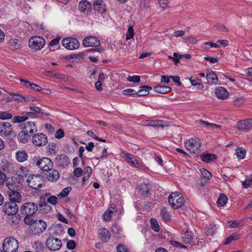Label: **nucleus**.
Returning <instances> with one entry per match:
<instances>
[{
  "label": "nucleus",
  "mask_w": 252,
  "mask_h": 252,
  "mask_svg": "<svg viewBox=\"0 0 252 252\" xmlns=\"http://www.w3.org/2000/svg\"><path fill=\"white\" fill-rule=\"evenodd\" d=\"M6 186L8 189L7 193L11 202H20L22 200V196L18 192L22 185L20 182L8 181Z\"/></svg>",
  "instance_id": "f257e3e1"
},
{
  "label": "nucleus",
  "mask_w": 252,
  "mask_h": 252,
  "mask_svg": "<svg viewBox=\"0 0 252 252\" xmlns=\"http://www.w3.org/2000/svg\"><path fill=\"white\" fill-rule=\"evenodd\" d=\"M121 157L123 158L132 167L139 168L144 171L149 170L144 164L139 162L135 157L132 155L122 152L120 153Z\"/></svg>",
  "instance_id": "f03ea898"
},
{
  "label": "nucleus",
  "mask_w": 252,
  "mask_h": 252,
  "mask_svg": "<svg viewBox=\"0 0 252 252\" xmlns=\"http://www.w3.org/2000/svg\"><path fill=\"white\" fill-rule=\"evenodd\" d=\"M168 202L174 209L181 207L185 203V199L179 192L171 193L168 197Z\"/></svg>",
  "instance_id": "7ed1b4c3"
},
{
  "label": "nucleus",
  "mask_w": 252,
  "mask_h": 252,
  "mask_svg": "<svg viewBox=\"0 0 252 252\" xmlns=\"http://www.w3.org/2000/svg\"><path fill=\"white\" fill-rule=\"evenodd\" d=\"M18 243L16 239L13 237L5 238L3 242V252H16L18 249Z\"/></svg>",
  "instance_id": "20e7f679"
},
{
  "label": "nucleus",
  "mask_w": 252,
  "mask_h": 252,
  "mask_svg": "<svg viewBox=\"0 0 252 252\" xmlns=\"http://www.w3.org/2000/svg\"><path fill=\"white\" fill-rule=\"evenodd\" d=\"M36 165L41 170L47 171L53 167V162L48 158L42 157L34 158Z\"/></svg>",
  "instance_id": "39448f33"
},
{
  "label": "nucleus",
  "mask_w": 252,
  "mask_h": 252,
  "mask_svg": "<svg viewBox=\"0 0 252 252\" xmlns=\"http://www.w3.org/2000/svg\"><path fill=\"white\" fill-rule=\"evenodd\" d=\"M30 47L35 51L41 49L45 44V40L41 36H33L29 40Z\"/></svg>",
  "instance_id": "423d86ee"
},
{
  "label": "nucleus",
  "mask_w": 252,
  "mask_h": 252,
  "mask_svg": "<svg viewBox=\"0 0 252 252\" xmlns=\"http://www.w3.org/2000/svg\"><path fill=\"white\" fill-rule=\"evenodd\" d=\"M26 182L30 188L34 189H39L42 186L41 177L40 176L31 174L27 178Z\"/></svg>",
  "instance_id": "0eeeda50"
},
{
  "label": "nucleus",
  "mask_w": 252,
  "mask_h": 252,
  "mask_svg": "<svg viewBox=\"0 0 252 252\" xmlns=\"http://www.w3.org/2000/svg\"><path fill=\"white\" fill-rule=\"evenodd\" d=\"M47 226L46 223L41 220L34 221L31 226L32 233L34 234H40L45 230Z\"/></svg>",
  "instance_id": "6e6552de"
},
{
  "label": "nucleus",
  "mask_w": 252,
  "mask_h": 252,
  "mask_svg": "<svg viewBox=\"0 0 252 252\" xmlns=\"http://www.w3.org/2000/svg\"><path fill=\"white\" fill-rule=\"evenodd\" d=\"M32 143L36 146L42 147L46 145L48 142L47 136L42 133L34 134L32 138Z\"/></svg>",
  "instance_id": "1a4fd4ad"
},
{
  "label": "nucleus",
  "mask_w": 252,
  "mask_h": 252,
  "mask_svg": "<svg viewBox=\"0 0 252 252\" xmlns=\"http://www.w3.org/2000/svg\"><path fill=\"white\" fill-rule=\"evenodd\" d=\"M62 45L67 49L70 50H75L79 48L80 43L76 38L67 37L62 40Z\"/></svg>",
  "instance_id": "9d476101"
},
{
  "label": "nucleus",
  "mask_w": 252,
  "mask_h": 252,
  "mask_svg": "<svg viewBox=\"0 0 252 252\" xmlns=\"http://www.w3.org/2000/svg\"><path fill=\"white\" fill-rule=\"evenodd\" d=\"M93 7L95 12L98 14H105L107 11L106 4L103 0L93 1Z\"/></svg>",
  "instance_id": "9b49d317"
},
{
  "label": "nucleus",
  "mask_w": 252,
  "mask_h": 252,
  "mask_svg": "<svg viewBox=\"0 0 252 252\" xmlns=\"http://www.w3.org/2000/svg\"><path fill=\"white\" fill-rule=\"evenodd\" d=\"M184 144L186 149L191 153H196L200 148V142L195 139H189Z\"/></svg>",
  "instance_id": "f8f14e48"
},
{
  "label": "nucleus",
  "mask_w": 252,
  "mask_h": 252,
  "mask_svg": "<svg viewBox=\"0 0 252 252\" xmlns=\"http://www.w3.org/2000/svg\"><path fill=\"white\" fill-rule=\"evenodd\" d=\"M46 246L49 250L56 251L61 249L62 242L58 238H49L47 240Z\"/></svg>",
  "instance_id": "ddd939ff"
},
{
  "label": "nucleus",
  "mask_w": 252,
  "mask_h": 252,
  "mask_svg": "<svg viewBox=\"0 0 252 252\" xmlns=\"http://www.w3.org/2000/svg\"><path fill=\"white\" fill-rule=\"evenodd\" d=\"M37 210V207L34 203L27 202L22 205L21 212L24 215H33Z\"/></svg>",
  "instance_id": "4468645a"
},
{
  "label": "nucleus",
  "mask_w": 252,
  "mask_h": 252,
  "mask_svg": "<svg viewBox=\"0 0 252 252\" xmlns=\"http://www.w3.org/2000/svg\"><path fill=\"white\" fill-rule=\"evenodd\" d=\"M3 211L8 215L16 214L18 211V208L14 202H9L4 204L2 207Z\"/></svg>",
  "instance_id": "2eb2a0df"
},
{
  "label": "nucleus",
  "mask_w": 252,
  "mask_h": 252,
  "mask_svg": "<svg viewBox=\"0 0 252 252\" xmlns=\"http://www.w3.org/2000/svg\"><path fill=\"white\" fill-rule=\"evenodd\" d=\"M13 129L12 125L7 122H2L0 124V135L3 137H8L12 134Z\"/></svg>",
  "instance_id": "dca6fc26"
},
{
  "label": "nucleus",
  "mask_w": 252,
  "mask_h": 252,
  "mask_svg": "<svg viewBox=\"0 0 252 252\" xmlns=\"http://www.w3.org/2000/svg\"><path fill=\"white\" fill-rule=\"evenodd\" d=\"M92 4L88 0H82L78 4V8L84 15H90L92 11Z\"/></svg>",
  "instance_id": "f3484780"
},
{
  "label": "nucleus",
  "mask_w": 252,
  "mask_h": 252,
  "mask_svg": "<svg viewBox=\"0 0 252 252\" xmlns=\"http://www.w3.org/2000/svg\"><path fill=\"white\" fill-rule=\"evenodd\" d=\"M0 168L3 172L6 173H12L15 170L13 163L5 158H3L1 159Z\"/></svg>",
  "instance_id": "a211bd4d"
},
{
  "label": "nucleus",
  "mask_w": 252,
  "mask_h": 252,
  "mask_svg": "<svg viewBox=\"0 0 252 252\" xmlns=\"http://www.w3.org/2000/svg\"><path fill=\"white\" fill-rule=\"evenodd\" d=\"M22 130L29 133L30 135H32L37 131L36 127L33 122L30 121L20 124Z\"/></svg>",
  "instance_id": "6ab92c4d"
},
{
  "label": "nucleus",
  "mask_w": 252,
  "mask_h": 252,
  "mask_svg": "<svg viewBox=\"0 0 252 252\" xmlns=\"http://www.w3.org/2000/svg\"><path fill=\"white\" fill-rule=\"evenodd\" d=\"M237 127L241 131H248L252 127V119L239 121L237 123Z\"/></svg>",
  "instance_id": "aec40b11"
},
{
  "label": "nucleus",
  "mask_w": 252,
  "mask_h": 252,
  "mask_svg": "<svg viewBox=\"0 0 252 252\" xmlns=\"http://www.w3.org/2000/svg\"><path fill=\"white\" fill-rule=\"evenodd\" d=\"M85 47H98L100 45V41L94 36H88L85 37L82 42Z\"/></svg>",
  "instance_id": "412c9836"
},
{
  "label": "nucleus",
  "mask_w": 252,
  "mask_h": 252,
  "mask_svg": "<svg viewBox=\"0 0 252 252\" xmlns=\"http://www.w3.org/2000/svg\"><path fill=\"white\" fill-rule=\"evenodd\" d=\"M216 96L220 99H225L228 97L229 93L222 87H219L215 90Z\"/></svg>",
  "instance_id": "4be33fe9"
},
{
  "label": "nucleus",
  "mask_w": 252,
  "mask_h": 252,
  "mask_svg": "<svg viewBox=\"0 0 252 252\" xmlns=\"http://www.w3.org/2000/svg\"><path fill=\"white\" fill-rule=\"evenodd\" d=\"M47 171L48 172L46 176L49 181L51 182H56L59 179L60 175L59 172L57 170L52 169L51 168Z\"/></svg>",
  "instance_id": "5701e85b"
},
{
  "label": "nucleus",
  "mask_w": 252,
  "mask_h": 252,
  "mask_svg": "<svg viewBox=\"0 0 252 252\" xmlns=\"http://www.w3.org/2000/svg\"><path fill=\"white\" fill-rule=\"evenodd\" d=\"M20 81L23 86L27 88L32 89L36 92H40L42 90L39 86L29 81L23 79H20Z\"/></svg>",
  "instance_id": "b1692460"
},
{
  "label": "nucleus",
  "mask_w": 252,
  "mask_h": 252,
  "mask_svg": "<svg viewBox=\"0 0 252 252\" xmlns=\"http://www.w3.org/2000/svg\"><path fill=\"white\" fill-rule=\"evenodd\" d=\"M116 212V209L115 205L113 204L110 205L108 209L103 214V219L106 221H109L111 220L112 215Z\"/></svg>",
  "instance_id": "393cba45"
},
{
  "label": "nucleus",
  "mask_w": 252,
  "mask_h": 252,
  "mask_svg": "<svg viewBox=\"0 0 252 252\" xmlns=\"http://www.w3.org/2000/svg\"><path fill=\"white\" fill-rule=\"evenodd\" d=\"M143 125L158 128L164 127L166 123L165 122L161 120L146 121L144 122Z\"/></svg>",
  "instance_id": "a878e982"
},
{
  "label": "nucleus",
  "mask_w": 252,
  "mask_h": 252,
  "mask_svg": "<svg viewBox=\"0 0 252 252\" xmlns=\"http://www.w3.org/2000/svg\"><path fill=\"white\" fill-rule=\"evenodd\" d=\"M98 237L104 242H107L110 238V234L106 228L100 229L98 230Z\"/></svg>",
  "instance_id": "bb28decb"
},
{
  "label": "nucleus",
  "mask_w": 252,
  "mask_h": 252,
  "mask_svg": "<svg viewBox=\"0 0 252 252\" xmlns=\"http://www.w3.org/2000/svg\"><path fill=\"white\" fill-rule=\"evenodd\" d=\"M15 158L18 162H23L27 160L28 156L25 151L19 150L16 153Z\"/></svg>",
  "instance_id": "cd10ccee"
},
{
  "label": "nucleus",
  "mask_w": 252,
  "mask_h": 252,
  "mask_svg": "<svg viewBox=\"0 0 252 252\" xmlns=\"http://www.w3.org/2000/svg\"><path fill=\"white\" fill-rule=\"evenodd\" d=\"M18 175L23 180H26L27 178L31 175L29 170L27 167L25 166L20 167L17 171Z\"/></svg>",
  "instance_id": "c85d7f7f"
},
{
  "label": "nucleus",
  "mask_w": 252,
  "mask_h": 252,
  "mask_svg": "<svg viewBox=\"0 0 252 252\" xmlns=\"http://www.w3.org/2000/svg\"><path fill=\"white\" fill-rule=\"evenodd\" d=\"M202 161L207 163L214 161L217 159V157L214 154L203 153L200 156Z\"/></svg>",
  "instance_id": "c756f323"
},
{
  "label": "nucleus",
  "mask_w": 252,
  "mask_h": 252,
  "mask_svg": "<svg viewBox=\"0 0 252 252\" xmlns=\"http://www.w3.org/2000/svg\"><path fill=\"white\" fill-rule=\"evenodd\" d=\"M31 137V135L22 130L17 135V138L19 142L26 143Z\"/></svg>",
  "instance_id": "7c9ffc66"
},
{
  "label": "nucleus",
  "mask_w": 252,
  "mask_h": 252,
  "mask_svg": "<svg viewBox=\"0 0 252 252\" xmlns=\"http://www.w3.org/2000/svg\"><path fill=\"white\" fill-rule=\"evenodd\" d=\"M154 91L159 94H165L171 91V88L168 86L157 85L154 88Z\"/></svg>",
  "instance_id": "2f4dec72"
},
{
  "label": "nucleus",
  "mask_w": 252,
  "mask_h": 252,
  "mask_svg": "<svg viewBox=\"0 0 252 252\" xmlns=\"http://www.w3.org/2000/svg\"><path fill=\"white\" fill-rule=\"evenodd\" d=\"M56 159L59 164L62 166L67 165L69 162L67 156L65 154L58 156Z\"/></svg>",
  "instance_id": "473e14b6"
},
{
  "label": "nucleus",
  "mask_w": 252,
  "mask_h": 252,
  "mask_svg": "<svg viewBox=\"0 0 252 252\" xmlns=\"http://www.w3.org/2000/svg\"><path fill=\"white\" fill-rule=\"evenodd\" d=\"M198 123L201 125H204L209 130H213L215 128H220L221 127L220 125L210 123L202 120H200Z\"/></svg>",
  "instance_id": "72a5a7b5"
},
{
  "label": "nucleus",
  "mask_w": 252,
  "mask_h": 252,
  "mask_svg": "<svg viewBox=\"0 0 252 252\" xmlns=\"http://www.w3.org/2000/svg\"><path fill=\"white\" fill-rule=\"evenodd\" d=\"M152 89L151 87L142 86L140 87V90L136 92V94L140 96H145L149 93V90Z\"/></svg>",
  "instance_id": "f704fd0d"
},
{
  "label": "nucleus",
  "mask_w": 252,
  "mask_h": 252,
  "mask_svg": "<svg viewBox=\"0 0 252 252\" xmlns=\"http://www.w3.org/2000/svg\"><path fill=\"white\" fill-rule=\"evenodd\" d=\"M206 79L211 82L216 84L218 81L217 75L213 71H209L206 75Z\"/></svg>",
  "instance_id": "c9c22d12"
},
{
  "label": "nucleus",
  "mask_w": 252,
  "mask_h": 252,
  "mask_svg": "<svg viewBox=\"0 0 252 252\" xmlns=\"http://www.w3.org/2000/svg\"><path fill=\"white\" fill-rule=\"evenodd\" d=\"M193 237L194 235L193 233L189 230H187L184 236H183V239L185 243H189L193 239Z\"/></svg>",
  "instance_id": "e433bc0d"
},
{
  "label": "nucleus",
  "mask_w": 252,
  "mask_h": 252,
  "mask_svg": "<svg viewBox=\"0 0 252 252\" xmlns=\"http://www.w3.org/2000/svg\"><path fill=\"white\" fill-rule=\"evenodd\" d=\"M235 154L239 159H243L245 158L246 151L244 148L239 147L236 150Z\"/></svg>",
  "instance_id": "4c0bfd02"
},
{
  "label": "nucleus",
  "mask_w": 252,
  "mask_h": 252,
  "mask_svg": "<svg viewBox=\"0 0 252 252\" xmlns=\"http://www.w3.org/2000/svg\"><path fill=\"white\" fill-rule=\"evenodd\" d=\"M240 235L238 233H234L229 236L224 242V244L228 245L233 241L240 239Z\"/></svg>",
  "instance_id": "58836bf2"
},
{
  "label": "nucleus",
  "mask_w": 252,
  "mask_h": 252,
  "mask_svg": "<svg viewBox=\"0 0 252 252\" xmlns=\"http://www.w3.org/2000/svg\"><path fill=\"white\" fill-rule=\"evenodd\" d=\"M58 148L57 145L54 143H50L48 146V151L51 155H55L58 152Z\"/></svg>",
  "instance_id": "ea45409f"
},
{
  "label": "nucleus",
  "mask_w": 252,
  "mask_h": 252,
  "mask_svg": "<svg viewBox=\"0 0 252 252\" xmlns=\"http://www.w3.org/2000/svg\"><path fill=\"white\" fill-rule=\"evenodd\" d=\"M190 81L192 86H197L198 88L199 89H202L204 87L203 84L199 79L191 77Z\"/></svg>",
  "instance_id": "a19ab883"
},
{
  "label": "nucleus",
  "mask_w": 252,
  "mask_h": 252,
  "mask_svg": "<svg viewBox=\"0 0 252 252\" xmlns=\"http://www.w3.org/2000/svg\"><path fill=\"white\" fill-rule=\"evenodd\" d=\"M40 112L41 109L39 107L32 106L30 107V111H28L27 113L28 117H33V115L35 113H39Z\"/></svg>",
  "instance_id": "79ce46f5"
},
{
  "label": "nucleus",
  "mask_w": 252,
  "mask_h": 252,
  "mask_svg": "<svg viewBox=\"0 0 252 252\" xmlns=\"http://www.w3.org/2000/svg\"><path fill=\"white\" fill-rule=\"evenodd\" d=\"M32 248L35 252H43L44 246L40 241H37L34 242Z\"/></svg>",
  "instance_id": "37998d69"
},
{
  "label": "nucleus",
  "mask_w": 252,
  "mask_h": 252,
  "mask_svg": "<svg viewBox=\"0 0 252 252\" xmlns=\"http://www.w3.org/2000/svg\"><path fill=\"white\" fill-rule=\"evenodd\" d=\"M19 40L17 39H11L8 42V45L11 49H18L20 48V45L18 43Z\"/></svg>",
  "instance_id": "c03bdc74"
},
{
  "label": "nucleus",
  "mask_w": 252,
  "mask_h": 252,
  "mask_svg": "<svg viewBox=\"0 0 252 252\" xmlns=\"http://www.w3.org/2000/svg\"><path fill=\"white\" fill-rule=\"evenodd\" d=\"M28 119V116H18L14 117L12 119V122L13 123H21L23 124V122H24Z\"/></svg>",
  "instance_id": "a18cd8bd"
},
{
  "label": "nucleus",
  "mask_w": 252,
  "mask_h": 252,
  "mask_svg": "<svg viewBox=\"0 0 252 252\" xmlns=\"http://www.w3.org/2000/svg\"><path fill=\"white\" fill-rule=\"evenodd\" d=\"M227 201V197L224 194H221L217 200V204L219 206H224Z\"/></svg>",
  "instance_id": "49530a36"
},
{
  "label": "nucleus",
  "mask_w": 252,
  "mask_h": 252,
  "mask_svg": "<svg viewBox=\"0 0 252 252\" xmlns=\"http://www.w3.org/2000/svg\"><path fill=\"white\" fill-rule=\"evenodd\" d=\"M12 98L14 100L19 101H29L31 100H33L32 99H30L29 97H24L23 96L19 94H13L12 95Z\"/></svg>",
  "instance_id": "de8ad7c7"
},
{
  "label": "nucleus",
  "mask_w": 252,
  "mask_h": 252,
  "mask_svg": "<svg viewBox=\"0 0 252 252\" xmlns=\"http://www.w3.org/2000/svg\"><path fill=\"white\" fill-rule=\"evenodd\" d=\"M150 221L152 229L156 232L159 231V226L157 220L153 218L151 219Z\"/></svg>",
  "instance_id": "09e8293b"
},
{
  "label": "nucleus",
  "mask_w": 252,
  "mask_h": 252,
  "mask_svg": "<svg viewBox=\"0 0 252 252\" xmlns=\"http://www.w3.org/2000/svg\"><path fill=\"white\" fill-rule=\"evenodd\" d=\"M160 215L165 221H167L170 220V216L169 213L166 209L163 208L161 210Z\"/></svg>",
  "instance_id": "8fccbe9b"
},
{
  "label": "nucleus",
  "mask_w": 252,
  "mask_h": 252,
  "mask_svg": "<svg viewBox=\"0 0 252 252\" xmlns=\"http://www.w3.org/2000/svg\"><path fill=\"white\" fill-rule=\"evenodd\" d=\"M134 36V30L132 26H130L128 27L127 32L126 34V39L127 40H129L133 38Z\"/></svg>",
  "instance_id": "3c124183"
},
{
  "label": "nucleus",
  "mask_w": 252,
  "mask_h": 252,
  "mask_svg": "<svg viewBox=\"0 0 252 252\" xmlns=\"http://www.w3.org/2000/svg\"><path fill=\"white\" fill-rule=\"evenodd\" d=\"M12 118V115L6 111H0V119L8 120Z\"/></svg>",
  "instance_id": "603ef678"
},
{
  "label": "nucleus",
  "mask_w": 252,
  "mask_h": 252,
  "mask_svg": "<svg viewBox=\"0 0 252 252\" xmlns=\"http://www.w3.org/2000/svg\"><path fill=\"white\" fill-rule=\"evenodd\" d=\"M210 226H211V228H206V234L208 236H213L216 231L215 225L214 223H210Z\"/></svg>",
  "instance_id": "864d4df0"
},
{
  "label": "nucleus",
  "mask_w": 252,
  "mask_h": 252,
  "mask_svg": "<svg viewBox=\"0 0 252 252\" xmlns=\"http://www.w3.org/2000/svg\"><path fill=\"white\" fill-rule=\"evenodd\" d=\"M200 172L204 179L206 180H210L212 177L211 173L205 169H201Z\"/></svg>",
  "instance_id": "5fc2aeb1"
},
{
  "label": "nucleus",
  "mask_w": 252,
  "mask_h": 252,
  "mask_svg": "<svg viewBox=\"0 0 252 252\" xmlns=\"http://www.w3.org/2000/svg\"><path fill=\"white\" fill-rule=\"evenodd\" d=\"M70 190L71 188H65L58 194V196L61 198L66 197L68 195Z\"/></svg>",
  "instance_id": "6e6d98bb"
},
{
  "label": "nucleus",
  "mask_w": 252,
  "mask_h": 252,
  "mask_svg": "<svg viewBox=\"0 0 252 252\" xmlns=\"http://www.w3.org/2000/svg\"><path fill=\"white\" fill-rule=\"evenodd\" d=\"M158 3L160 8L165 9L168 7L169 1L168 0H157Z\"/></svg>",
  "instance_id": "4d7b16f0"
},
{
  "label": "nucleus",
  "mask_w": 252,
  "mask_h": 252,
  "mask_svg": "<svg viewBox=\"0 0 252 252\" xmlns=\"http://www.w3.org/2000/svg\"><path fill=\"white\" fill-rule=\"evenodd\" d=\"M127 80L130 82L138 83L140 81V77L138 75L129 76Z\"/></svg>",
  "instance_id": "13d9d810"
},
{
  "label": "nucleus",
  "mask_w": 252,
  "mask_h": 252,
  "mask_svg": "<svg viewBox=\"0 0 252 252\" xmlns=\"http://www.w3.org/2000/svg\"><path fill=\"white\" fill-rule=\"evenodd\" d=\"M26 216L24 219L25 223L29 225L33 224L35 221L32 218V215H25Z\"/></svg>",
  "instance_id": "bf43d9fd"
},
{
  "label": "nucleus",
  "mask_w": 252,
  "mask_h": 252,
  "mask_svg": "<svg viewBox=\"0 0 252 252\" xmlns=\"http://www.w3.org/2000/svg\"><path fill=\"white\" fill-rule=\"evenodd\" d=\"M6 180V176L3 172L0 173V189L3 186Z\"/></svg>",
  "instance_id": "052dcab7"
},
{
  "label": "nucleus",
  "mask_w": 252,
  "mask_h": 252,
  "mask_svg": "<svg viewBox=\"0 0 252 252\" xmlns=\"http://www.w3.org/2000/svg\"><path fill=\"white\" fill-rule=\"evenodd\" d=\"M242 184L245 188H248L252 184V178H247Z\"/></svg>",
  "instance_id": "680f3d73"
},
{
  "label": "nucleus",
  "mask_w": 252,
  "mask_h": 252,
  "mask_svg": "<svg viewBox=\"0 0 252 252\" xmlns=\"http://www.w3.org/2000/svg\"><path fill=\"white\" fill-rule=\"evenodd\" d=\"M228 227L229 228H235L237 227H240L239 221L237 220H234L229 221L228 222Z\"/></svg>",
  "instance_id": "e2e57ef3"
},
{
  "label": "nucleus",
  "mask_w": 252,
  "mask_h": 252,
  "mask_svg": "<svg viewBox=\"0 0 252 252\" xmlns=\"http://www.w3.org/2000/svg\"><path fill=\"white\" fill-rule=\"evenodd\" d=\"M117 252H128V249L126 246L123 245L119 244L117 246Z\"/></svg>",
  "instance_id": "0e129e2a"
},
{
  "label": "nucleus",
  "mask_w": 252,
  "mask_h": 252,
  "mask_svg": "<svg viewBox=\"0 0 252 252\" xmlns=\"http://www.w3.org/2000/svg\"><path fill=\"white\" fill-rule=\"evenodd\" d=\"M47 202L53 205H56L58 203V198L56 196H50L48 198Z\"/></svg>",
  "instance_id": "69168bd1"
},
{
  "label": "nucleus",
  "mask_w": 252,
  "mask_h": 252,
  "mask_svg": "<svg viewBox=\"0 0 252 252\" xmlns=\"http://www.w3.org/2000/svg\"><path fill=\"white\" fill-rule=\"evenodd\" d=\"M124 95H133L136 94V92L132 89H127L123 91Z\"/></svg>",
  "instance_id": "338daca9"
},
{
  "label": "nucleus",
  "mask_w": 252,
  "mask_h": 252,
  "mask_svg": "<svg viewBox=\"0 0 252 252\" xmlns=\"http://www.w3.org/2000/svg\"><path fill=\"white\" fill-rule=\"evenodd\" d=\"M64 135V132L63 130L62 129H58L55 132V136L58 139H60L63 138Z\"/></svg>",
  "instance_id": "774afa93"
}]
</instances>
